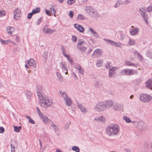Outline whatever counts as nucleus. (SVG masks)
Returning a JSON list of instances; mask_svg holds the SVG:
<instances>
[{
	"mask_svg": "<svg viewBox=\"0 0 152 152\" xmlns=\"http://www.w3.org/2000/svg\"><path fill=\"white\" fill-rule=\"evenodd\" d=\"M37 88V90H39L37 92V94L38 97L39 102L40 105L45 108L47 107L50 106L52 103V101L47 99L44 98L42 96L41 93L42 87V86H38Z\"/></svg>",
	"mask_w": 152,
	"mask_h": 152,
	"instance_id": "obj_1",
	"label": "nucleus"
},
{
	"mask_svg": "<svg viewBox=\"0 0 152 152\" xmlns=\"http://www.w3.org/2000/svg\"><path fill=\"white\" fill-rule=\"evenodd\" d=\"M106 129L107 134L110 137L117 135L120 132L119 126L114 124L108 125Z\"/></svg>",
	"mask_w": 152,
	"mask_h": 152,
	"instance_id": "obj_2",
	"label": "nucleus"
},
{
	"mask_svg": "<svg viewBox=\"0 0 152 152\" xmlns=\"http://www.w3.org/2000/svg\"><path fill=\"white\" fill-rule=\"evenodd\" d=\"M139 99L140 101L143 102L147 103L151 100L152 97L148 94L142 93L139 95Z\"/></svg>",
	"mask_w": 152,
	"mask_h": 152,
	"instance_id": "obj_3",
	"label": "nucleus"
},
{
	"mask_svg": "<svg viewBox=\"0 0 152 152\" xmlns=\"http://www.w3.org/2000/svg\"><path fill=\"white\" fill-rule=\"evenodd\" d=\"M85 44V42L81 40L78 41L77 48L81 52H85L86 51V48L84 46Z\"/></svg>",
	"mask_w": 152,
	"mask_h": 152,
	"instance_id": "obj_4",
	"label": "nucleus"
},
{
	"mask_svg": "<svg viewBox=\"0 0 152 152\" xmlns=\"http://www.w3.org/2000/svg\"><path fill=\"white\" fill-rule=\"evenodd\" d=\"M94 110L97 112H101L105 110L103 102L97 103L94 107Z\"/></svg>",
	"mask_w": 152,
	"mask_h": 152,
	"instance_id": "obj_5",
	"label": "nucleus"
},
{
	"mask_svg": "<svg viewBox=\"0 0 152 152\" xmlns=\"http://www.w3.org/2000/svg\"><path fill=\"white\" fill-rule=\"evenodd\" d=\"M21 12V11L20 9L18 8L16 9L13 12L14 19L17 20H19Z\"/></svg>",
	"mask_w": 152,
	"mask_h": 152,
	"instance_id": "obj_6",
	"label": "nucleus"
},
{
	"mask_svg": "<svg viewBox=\"0 0 152 152\" xmlns=\"http://www.w3.org/2000/svg\"><path fill=\"white\" fill-rule=\"evenodd\" d=\"M39 117L44 123L46 124L50 125V123H52V121L45 115L42 114L39 116Z\"/></svg>",
	"mask_w": 152,
	"mask_h": 152,
	"instance_id": "obj_7",
	"label": "nucleus"
},
{
	"mask_svg": "<svg viewBox=\"0 0 152 152\" xmlns=\"http://www.w3.org/2000/svg\"><path fill=\"white\" fill-rule=\"evenodd\" d=\"M39 117L44 123L46 124L50 125V123H52V121L45 115L42 114L39 116Z\"/></svg>",
	"mask_w": 152,
	"mask_h": 152,
	"instance_id": "obj_8",
	"label": "nucleus"
},
{
	"mask_svg": "<svg viewBox=\"0 0 152 152\" xmlns=\"http://www.w3.org/2000/svg\"><path fill=\"white\" fill-rule=\"evenodd\" d=\"M104 40L106 41L107 43L110 44L112 45H115V46L116 47H121L122 46V44L120 43H116L114 41L108 39H104Z\"/></svg>",
	"mask_w": 152,
	"mask_h": 152,
	"instance_id": "obj_9",
	"label": "nucleus"
},
{
	"mask_svg": "<svg viewBox=\"0 0 152 152\" xmlns=\"http://www.w3.org/2000/svg\"><path fill=\"white\" fill-rule=\"evenodd\" d=\"M105 110L110 108L114 104L113 101L109 100L103 102Z\"/></svg>",
	"mask_w": 152,
	"mask_h": 152,
	"instance_id": "obj_10",
	"label": "nucleus"
},
{
	"mask_svg": "<svg viewBox=\"0 0 152 152\" xmlns=\"http://www.w3.org/2000/svg\"><path fill=\"white\" fill-rule=\"evenodd\" d=\"M137 127L140 130H143L146 128V126L144 122L139 121L137 123Z\"/></svg>",
	"mask_w": 152,
	"mask_h": 152,
	"instance_id": "obj_11",
	"label": "nucleus"
},
{
	"mask_svg": "<svg viewBox=\"0 0 152 152\" xmlns=\"http://www.w3.org/2000/svg\"><path fill=\"white\" fill-rule=\"evenodd\" d=\"M145 87L148 89L152 90V78L148 79L145 83Z\"/></svg>",
	"mask_w": 152,
	"mask_h": 152,
	"instance_id": "obj_12",
	"label": "nucleus"
},
{
	"mask_svg": "<svg viewBox=\"0 0 152 152\" xmlns=\"http://www.w3.org/2000/svg\"><path fill=\"white\" fill-rule=\"evenodd\" d=\"M91 13V14H90L91 15L93 18H98L99 17V15L97 11L93 8L92 9V10L91 11V13Z\"/></svg>",
	"mask_w": 152,
	"mask_h": 152,
	"instance_id": "obj_13",
	"label": "nucleus"
},
{
	"mask_svg": "<svg viewBox=\"0 0 152 152\" xmlns=\"http://www.w3.org/2000/svg\"><path fill=\"white\" fill-rule=\"evenodd\" d=\"M132 27L133 28V29H132L130 31V33L131 35H135L138 34L139 31V29L137 28H134L133 26H132Z\"/></svg>",
	"mask_w": 152,
	"mask_h": 152,
	"instance_id": "obj_14",
	"label": "nucleus"
},
{
	"mask_svg": "<svg viewBox=\"0 0 152 152\" xmlns=\"http://www.w3.org/2000/svg\"><path fill=\"white\" fill-rule=\"evenodd\" d=\"M36 62L32 58H30L28 60L27 62V64L30 66H32L33 68H36V66L35 63Z\"/></svg>",
	"mask_w": 152,
	"mask_h": 152,
	"instance_id": "obj_15",
	"label": "nucleus"
},
{
	"mask_svg": "<svg viewBox=\"0 0 152 152\" xmlns=\"http://www.w3.org/2000/svg\"><path fill=\"white\" fill-rule=\"evenodd\" d=\"M66 104V106L70 107L71 106L73 102L71 99L69 97H68L64 100Z\"/></svg>",
	"mask_w": 152,
	"mask_h": 152,
	"instance_id": "obj_16",
	"label": "nucleus"
},
{
	"mask_svg": "<svg viewBox=\"0 0 152 152\" xmlns=\"http://www.w3.org/2000/svg\"><path fill=\"white\" fill-rule=\"evenodd\" d=\"M77 107L80 109L81 111L83 113H85L87 112V110L82 105L80 104H79L78 102H77Z\"/></svg>",
	"mask_w": 152,
	"mask_h": 152,
	"instance_id": "obj_17",
	"label": "nucleus"
},
{
	"mask_svg": "<svg viewBox=\"0 0 152 152\" xmlns=\"http://www.w3.org/2000/svg\"><path fill=\"white\" fill-rule=\"evenodd\" d=\"M123 107L122 105L118 103L115 104L113 106V108L115 110H121Z\"/></svg>",
	"mask_w": 152,
	"mask_h": 152,
	"instance_id": "obj_18",
	"label": "nucleus"
},
{
	"mask_svg": "<svg viewBox=\"0 0 152 152\" xmlns=\"http://www.w3.org/2000/svg\"><path fill=\"white\" fill-rule=\"evenodd\" d=\"M118 68L116 67H113L112 68L110 69H109V76H112L113 75L115 72V71Z\"/></svg>",
	"mask_w": 152,
	"mask_h": 152,
	"instance_id": "obj_19",
	"label": "nucleus"
},
{
	"mask_svg": "<svg viewBox=\"0 0 152 152\" xmlns=\"http://www.w3.org/2000/svg\"><path fill=\"white\" fill-rule=\"evenodd\" d=\"M102 85V83L100 81H95L94 84V86L95 88H99Z\"/></svg>",
	"mask_w": 152,
	"mask_h": 152,
	"instance_id": "obj_20",
	"label": "nucleus"
},
{
	"mask_svg": "<svg viewBox=\"0 0 152 152\" xmlns=\"http://www.w3.org/2000/svg\"><path fill=\"white\" fill-rule=\"evenodd\" d=\"M15 30V29L14 28L10 26L7 27L6 28V31L10 35L12 34V32H14Z\"/></svg>",
	"mask_w": 152,
	"mask_h": 152,
	"instance_id": "obj_21",
	"label": "nucleus"
},
{
	"mask_svg": "<svg viewBox=\"0 0 152 152\" xmlns=\"http://www.w3.org/2000/svg\"><path fill=\"white\" fill-rule=\"evenodd\" d=\"M141 15L145 22L147 24H148V17L147 14L145 12L143 14H142Z\"/></svg>",
	"mask_w": 152,
	"mask_h": 152,
	"instance_id": "obj_22",
	"label": "nucleus"
},
{
	"mask_svg": "<svg viewBox=\"0 0 152 152\" xmlns=\"http://www.w3.org/2000/svg\"><path fill=\"white\" fill-rule=\"evenodd\" d=\"M125 64L126 65L129 66H133L135 67H137L138 66V64L133 63L129 61H125Z\"/></svg>",
	"mask_w": 152,
	"mask_h": 152,
	"instance_id": "obj_23",
	"label": "nucleus"
},
{
	"mask_svg": "<svg viewBox=\"0 0 152 152\" xmlns=\"http://www.w3.org/2000/svg\"><path fill=\"white\" fill-rule=\"evenodd\" d=\"M59 93L61 96L63 98L64 100L68 97L66 92L63 91H60Z\"/></svg>",
	"mask_w": 152,
	"mask_h": 152,
	"instance_id": "obj_24",
	"label": "nucleus"
},
{
	"mask_svg": "<svg viewBox=\"0 0 152 152\" xmlns=\"http://www.w3.org/2000/svg\"><path fill=\"white\" fill-rule=\"evenodd\" d=\"M60 66L62 69H64L66 71L65 73L66 75H67L68 74L67 70L65 67V63L62 62H61L60 63Z\"/></svg>",
	"mask_w": 152,
	"mask_h": 152,
	"instance_id": "obj_25",
	"label": "nucleus"
},
{
	"mask_svg": "<svg viewBox=\"0 0 152 152\" xmlns=\"http://www.w3.org/2000/svg\"><path fill=\"white\" fill-rule=\"evenodd\" d=\"M104 118L103 116L97 117L95 118L94 120L98 122H103L104 120Z\"/></svg>",
	"mask_w": 152,
	"mask_h": 152,
	"instance_id": "obj_26",
	"label": "nucleus"
},
{
	"mask_svg": "<svg viewBox=\"0 0 152 152\" xmlns=\"http://www.w3.org/2000/svg\"><path fill=\"white\" fill-rule=\"evenodd\" d=\"M93 8L90 6H88L86 7L85 10L86 13L89 14L91 13V11L92 10Z\"/></svg>",
	"mask_w": 152,
	"mask_h": 152,
	"instance_id": "obj_27",
	"label": "nucleus"
},
{
	"mask_svg": "<svg viewBox=\"0 0 152 152\" xmlns=\"http://www.w3.org/2000/svg\"><path fill=\"white\" fill-rule=\"evenodd\" d=\"M40 9L39 7H37L35 8L34 9L32 10V12L34 15V14L38 13L40 11Z\"/></svg>",
	"mask_w": 152,
	"mask_h": 152,
	"instance_id": "obj_28",
	"label": "nucleus"
},
{
	"mask_svg": "<svg viewBox=\"0 0 152 152\" xmlns=\"http://www.w3.org/2000/svg\"><path fill=\"white\" fill-rule=\"evenodd\" d=\"M102 53V52L100 49H96L93 54V55L94 54H96L97 55H100Z\"/></svg>",
	"mask_w": 152,
	"mask_h": 152,
	"instance_id": "obj_29",
	"label": "nucleus"
},
{
	"mask_svg": "<svg viewBox=\"0 0 152 152\" xmlns=\"http://www.w3.org/2000/svg\"><path fill=\"white\" fill-rule=\"evenodd\" d=\"M85 18V16L82 14H79L77 17V20H82L84 19Z\"/></svg>",
	"mask_w": 152,
	"mask_h": 152,
	"instance_id": "obj_30",
	"label": "nucleus"
},
{
	"mask_svg": "<svg viewBox=\"0 0 152 152\" xmlns=\"http://www.w3.org/2000/svg\"><path fill=\"white\" fill-rule=\"evenodd\" d=\"M77 29L81 33H83L84 31V28L83 26L80 25H79L77 26Z\"/></svg>",
	"mask_w": 152,
	"mask_h": 152,
	"instance_id": "obj_31",
	"label": "nucleus"
},
{
	"mask_svg": "<svg viewBox=\"0 0 152 152\" xmlns=\"http://www.w3.org/2000/svg\"><path fill=\"white\" fill-rule=\"evenodd\" d=\"M26 117L28 119V121L30 123L33 124H35L34 121L30 117L28 116H26Z\"/></svg>",
	"mask_w": 152,
	"mask_h": 152,
	"instance_id": "obj_32",
	"label": "nucleus"
},
{
	"mask_svg": "<svg viewBox=\"0 0 152 152\" xmlns=\"http://www.w3.org/2000/svg\"><path fill=\"white\" fill-rule=\"evenodd\" d=\"M123 3L121 1H118L116 2L114 6V7L115 8H117L119 7L121 4H123Z\"/></svg>",
	"mask_w": 152,
	"mask_h": 152,
	"instance_id": "obj_33",
	"label": "nucleus"
},
{
	"mask_svg": "<svg viewBox=\"0 0 152 152\" xmlns=\"http://www.w3.org/2000/svg\"><path fill=\"white\" fill-rule=\"evenodd\" d=\"M72 149L76 152H80V149L77 146H74L72 148Z\"/></svg>",
	"mask_w": 152,
	"mask_h": 152,
	"instance_id": "obj_34",
	"label": "nucleus"
},
{
	"mask_svg": "<svg viewBox=\"0 0 152 152\" xmlns=\"http://www.w3.org/2000/svg\"><path fill=\"white\" fill-rule=\"evenodd\" d=\"M126 75H132L133 73V70L131 69H126Z\"/></svg>",
	"mask_w": 152,
	"mask_h": 152,
	"instance_id": "obj_35",
	"label": "nucleus"
},
{
	"mask_svg": "<svg viewBox=\"0 0 152 152\" xmlns=\"http://www.w3.org/2000/svg\"><path fill=\"white\" fill-rule=\"evenodd\" d=\"M49 28L47 26H45L42 28V31L45 34H48V32Z\"/></svg>",
	"mask_w": 152,
	"mask_h": 152,
	"instance_id": "obj_36",
	"label": "nucleus"
},
{
	"mask_svg": "<svg viewBox=\"0 0 152 152\" xmlns=\"http://www.w3.org/2000/svg\"><path fill=\"white\" fill-rule=\"evenodd\" d=\"M14 131L16 132H19L21 129V126H19L17 127V126H14Z\"/></svg>",
	"mask_w": 152,
	"mask_h": 152,
	"instance_id": "obj_37",
	"label": "nucleus"
},
{
	"mask_svg": "<svg viewBox=\"0 0 152 152\" xmlns=\"http://www.w3.org/2000/svg\"><path fill=\"white\" fill-rule=\"evenodd\" d=\"M53 6H52L50 8V10L49 11L50 12V13L51 14H53L54 15V16H55V14L56 13L54 7H53Z\"/></svg>",
	"mask_w": 152,
	"mask_h": 152,
	"instance_id": "obj_38",
	"label": "nucleus"
},
{
	"mask_svg": "<svg viewBox=\"0 0 152 152\" xmlns=\"http://www.w3.org/2000/svg\"><path fill=\"white\" fill-rule=\"evenodd\" d=\"M123 118L126 122L128 123H129L132 122V121L130 119L126 116H124L123 117Z\"/></svg>",
	"mask_w": 152,
	"mask_h": 152,
	"instance_id": "obj_39",
	"label": "nucleus"
},
{
	"mask_svg": "<svg viewBox=\"0 0 152 152\" xmlns=\"http://www.w3.org/2000/svg\"><path fill=\"white\" fill-rule=\"evenodd\" d=\"M50 124H51V126L53 127L55 131H57V130L58 129V127L56 125L53 123L52 121V123H50Z\"/></svg>",
	"mask_w": 152,
	"mask_h": 152,
	"instance_id": "obj_40",
	"label": "nucleus"
},
{
	"mask_svg": "<svg viewBox=\"0 0 152 152\" xmlns=\"http://www.w3.org/2000/svg\"><path fill=\"white\" fill-rule=\"evenodd\" d=\"M97 63H96V66L98 67L101 66L102 65V61L100 60H97Z\"/></svg>",
	"mask_w": 152,
	"mask_h": 152,
	"instance_id": "obj_41",
	"label": "nucleus"
},
{
	"mask_svg": "<svg viewBox=\"0 0 152 152\" xmlns=\"http://www.w3.org/2000/svg\"><path fill=\"white\" fill-rule=\"evenodd\" d=\"M89 30L94 36L97 37L98 36L97 33L96 31H94L92 28H89Z\"/></svg>",
	"mask_w": 152,
	"mask_h": 152,
	"instance_id": "obj_42",
	"label": "nucleus"
},
{
	"mask_svg": "<svg viewBox=\"0 0 152 152\" xmlns=\"http://www.w3.org/2000/svg\"><path fill=\"white\" fill-rule=\"evenodd\" d=\"M139 12L141 15L144 14L145 12L146 11L143 8L141 7L139 8Z\"/></svg>",
	"mask_w": 152,
	"mask_h": 152,
	"instance_id": "obj_43",
	"label": "nucleus"
},
{
	"mask_svg": "<svg viewBox=\"0 0 152 152\" xmlns=\"http://www.w3.org/2000/svg\"><path fill=\"white\" fill-rule=\"evenodd\" d=\"M135 43V41L133 39H129V44L130 45H133Z\"/></svg>",
	"mask_w": 152,
	"mask_h": 152,
	"instance_id": "obj_44",
	"label": "nucleus"
},
{
	"mask_svg": "<svg viewBox=\"0 0 152 152\" xmlns=\"http://www.w3.org/2000/svg\"><path fill=\"white\" fill-rule=\"evenodd\" d=\"M25 94L27 97V99H29L31 96V93L30 91H26L25 92Z\"/></svg>",
	"mask_w": 152,
	"mask_h": 152,
	"instance_id": "obj_45",
	"label": "nucleus"
},
{
	"mask_svg": "<svg viewBox=\"0 0 152 152\" xmlns=\"http://www.w3.org/2000/svg\"><path fill=\"white\" fill-rule=\"evenodd\" d=\"M146 10L147 12H151L152 11V5H151L148 6L146 8Z\"/></svg>",
	"mask_w": 152,
	"mask_h": 152,
	"instance_id": "obj_46",
	"label": "nucleus"
},
{
	"mask_svg": "<svg viewBox=\"0 0 152 152\" xmlns=\"http://www.w3.org/2000/svg\"><path fill=\"white\" fill-rule=\"evenodd\" d=\"M0 41L1 43L3 44H8V41H8V40H2L1 39H0Z\"/></svg>",
	"mask_w": 152,
	"mask_h": 152,
	"instance_id": "obj_47",
	"label": "nucleus"
},
{
	"mask_svg": "<svg viewBox=\"0 0 152 152\" xmlns=\"http://www.w3.org/2000/svg\"><path fill=\"white\" fill-rule=\"evenodd\" d=\"M146 56L150 58H152V52H147Z\"/></svg>",
	"mask_w": 152,
	"mask_h": 152,
	"instance_id": "obj_48",
	"label": "nucleus"
},
{
	"mask_svg": "<svg viewBox=\"0 0 152 152\" xmlns=\"http://www.w3.org/2000/svg\"><path fill=\"white\" fill-rule=\"evenodd\" d=\"M43 18H40L36 22V24L37 25H39L41 22L42 21Z\"/></svg>",
	"mask_w": 152,
	"mask_h": 152,
	"instance_id": "obj_49",
	"label": "nucleus"
},
{
	"mask_svg": "<svg viewBox=\"0 0 152 152\" xmlns=\"http://www.w3.org/2000/svg\"><path fill=\"white\" fill-rule=\"evenodd\" d=\"M76 0H68L67 1V3L71 5L72 4L74 3Z\"/></svg>",
	"mask_w": 152,
	"mask_h": 152,
	"instance_id": "obj_50",
	"label": "nucleus"
},
{
	"mask_svg": "<svg viewBox=\"0 0 152 152\" xmlns=\"http://www.w3.org/2000/svg\"><path fill=\"white\" fill-rule=\"evenodd\" d=\"M5 15V12L4 10H0V16H2Z\"/></svg>",
	"mask_w": 152,
	"mask_h": 152,
	"instance_id": "obj_51",
	"label": "nucleus"
},
{
	"mask_svg": "<svg viewBox=\"0 0 152 152\" xmlns=\"http://www.w3.org/2000/svg\"><path fill=\"white\" fill-rule=\"evenodd\" d=\"M56 31L55 30H53L50 28H49L48 29V34H51L54 33Z\"/></svg>",
	"mask_w": 152,
	"mask_h": 152,
	"instance_id": "obj_52",
	"label": "nucleus"
},
{
	"mask_svg": "<svg viewBox=\"0 0 152 152\" xmlns=\"http://www.w3.org/2000/svg\"><path fill=\"white\" fill-rule=\"evenodd\" d=\"M137 57L139 59V60L140 61H141L143 59V58L142 56L139 53L137 55Z\"/></svg>",
	"mask_w": 152,
	"mask_h": 152,
	"instance_id": "obj_53",
	"label": "nucleus"
},
{
	"mask_svg": "<svg viewBox=\"0 0 152 152\" xmlns=\"http://www.w3.org/2000/svg\"><path fill=\"white\" fill-rule=\"evenodd\" d=\"M36 109L37 110V113L39 115V116H40L42 114V113L40 111V110L37 107H36Z\"/></svg>",
	"mask_w": 152,
	"mask_h": 152,
	"instance_id": "obj_54",
	"label": "nucleus"
},
{
	"mask_svg": "<svg viewBox=\"0 0 152 152\" xmlns=\"http://www.w3.org/2000/svg\"><path fill=\"white\" fill-rule=\"evenodd\" d=\"M71 124V122L70 121H68L67 123L65 126V128L66 129H67L68 128L69 125Z\"/></svg>",
	"mask_w": 152,
	"mask_h": 152,
	"instance_id": "obj_55",
	"label": "nucleus"
},
{
	"mask_svg": "<svg viewBox=\"0 0 152 152\" xmlns=\"http://www.w3.org/2000/svg\"><path fill=\"white\" fill-rule=\"evenodd\" d=\"M74 15V12L72 11H70L69 12V16L71 18H72L73 17Z\"/></svg>",
	"mask_w": 152,
	"mask_h": 152,
	"instance_id": "obj_56",
	"label": "nucleus"
},
{
	"mask_svg": "<svg viewBox=\"0 0 152 152\" xmlns=\"http://www.w3.org/2000/svg\"><path fill=\"white\" fill-rule=\"evenodd\" d=\"M48 52L45 51L44 53L43 54V57L45 59H47L48 56Z\"/></svg>",
	"mask_w": 152,
	"mask_h": 152,
	"instance_id": "obj_57",
	"label": "nucleus"
},
{
	"mask_svg": "<svg viewBox=\"0 0 152 152\" xmlns=\"http://www.w3.org/2000/svg\"><path fill=\"white\" fill-rule=\"evenodd\" d=\"M67 59L68 62L70 63L71 64H72L73 63V60L70 57L67 58Z\"/></svg>",
	"mask_w": 152,
	"mask_h": 152,
	"instance_id": "obj_58",
	"label": "nucleus"
},
{
	"mask_svg": "<svg viewBox=\"0 0 152 152\" xmlns=\"http://www.w3.org/2000/svg\"><path fill=\"white\" fill-rule=\"evenodd\" d=\"M33 14L32 13V12L30 13H28L27 15V18L28 19H30L32 17V16Z\"/></svg>",
	"mask_w": 152,
	"mask_h": 152,
	"instance_id": "obj_59",
	"label": "nucleus"
},
{
	"mask_svg": "<svg viewBox=\"0 0 152 152\" xmlns=\"http://www.w3.org/2000/svg\"><path fill=\"white\" fill-rule=\"evenodd\" d=\"M72 39L73 41L75 42L77 41V37L75 36H73L72 37Z\"/></svg>",
	"mask_w": 152,
	"mask_h": 152,
	"instance_id": "obj_60",
	"label": "nucleus"
},
{
	"mask_svg": "<svg viewBox=\"0 0 152 152\" xmlns=\"http://www.w3.org/2000/svg\"><path fill=\"white\" fill-rule=\"evenodd\" d=\"M75 67L78 70H79L81 68L80 65L79 64H77L75 66Z\"/></svg>",
	"mask_w": 152,
	"mask_h": 152,
	"instance_id": "obj_61",
	"label": "nucleus"
},
{
	"mask_svg": "<svg viewBox=\"0 0 152 152\" xmlns=\"http://www.w3.org/2000/svg\"><path fill=\"white\" fill-rule=\"evenodd\" d=\"M4 129L3 127H0V133H2L4 132Z\"/></svg>",
	"mask_w": 152,
	"mask_h": 152,
	"instance_id": "obj_62",
	"label": "nucleus"
},
{
	"mask_svg": "<svg viewBox=\"0 0 152 152\" xmlns=\"http://www.w3.org/2000/svg\"><path fill=\"white\" fill-rule=\"evenodd\" d=\"M121 73L122 75H126V69L122 70Z\"/></svg>",
	"mask_w": 152,
	"mask_h": 152,
	"instance_id": "obj_63",
	"label": "nucleus"
},
{
	"mask_svg": "<svg viewBox=\"0 0 152 152\" xmlns=\"http://www.w3.org/2000/svg\"><path fill=\"white\" fill-rule=\"evenodd\" d=\"M57 79L60 82H62L63 80L62 77H57Z\"/></svg>",
	"mask_w": 152,
	"mask_h": 152,
	"instance_id": "obj_64",
	"label": "nucleus"
}]
</instances>
